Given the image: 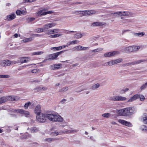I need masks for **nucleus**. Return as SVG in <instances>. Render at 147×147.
I'll use <instances>...</instances> for the list:
<instances>
[{
    "mask_svg": "<svg viewBox=\"0 0 147 147\" xmlns=\"http://www.w3.org/2000/svg\"><path fill=\"white\" fill-rule=\"evenodd\" d=\"M31 133H34L36 132L39 131V129L38 128L36 127H32L30 129Z\"/></svg>",
    "mask_w": 147,
    "mask_h": 147,
    "instance_id": "bb28decb",
    "label": "nucleus"
},
{
    "mask_svg": "<svg viewBox=\"0 0 147 147\" xmlns=\"http://www.w3.org/2000/svg\"><path fill=\"white\" fill-rule=\"evenodd\" d=\"M62 32L65 33L66 34H69V31L67 30H64Z\"/></svg>",
    "mask_w": 147,
    "mask_h": 147,
    "instance_id": "338daca9",
    "label": "nucleus"
},
{
    "mask_svg": "<svg viewBox=\"0 0 147 147\" xmlns=\"http://www.w3.org/2000/svg\"><path fill=\"white\" fill-rule=\"evenodd\" d=\"M7 101L8 100H17L19 99V97L17 96H7Z\"/></svg>",
    "mask_w": 147,
    "mask_h": 147,
    "instance_id": "f3484780",
    "label": "nucleus"
},
{
    "mask_svg": "<svg viewBox=\"0 0 147 147\" xmlns=\"http://www.w3.org/2000/svg\"><path fill=\"white\" fill-rule=\"evenodd\" d=\"M141 129L143 131H146L147 130V127L144 125H143L141 126Z\"/></svg>",
    "mask_w": 147,
    "mask_h": 147,
    "instance_id": "c03bdc74",
    "label": "nucleus"
},
{
    "mask_svg": "<svg viewBox=\"0 0 147 147\" xmlns=\"http://www.w3.org/2000/svg\"><path fill=\"white\" fill-rule=\"evenodd\" d=\"M53 13V11H48L45 12V15L52 13Z\"/></svg>",
    "mask_w": 147,
    "mask_h": 147,
    "instance_id": "e2e57ef3",
    "label": "nucleus"
},
{
    "mask_svg": "<svg viewBox=\"0 0 147 147\" xmlns=\"http://www.w3.org/2000/svg\"><path fill=\"white\" fill-rule=\"evenodd\" d=\"M145 34V33L144 32H141L139 33H134V35L138 37H142L144 36Z\"/></svg>",
    "mask_w": 147,
    "mask_h": 147,
    "instance_id": "c756f323",
    "label": "nucleus"
},
{
    "mask_svg": "<svg viewBox=\"0 0 147 147\" xmlns=\"http://www.w3.org/2000/svg\"><path fill=\"white\" fill-rule=\"evenodd\" d=\"M124 16H128L129 17H132L133 13L132 12L128 11H124Z\"/></svg>",
    "mask_w": 147,
    "mask_h": 147,
    "instance_id": "cd10ccee",
    "label": "nucleus"
},
{
    "mask_svg": "<svg viewBox=\"0 0 147 147\" xmlns=\"http://www.w3.org/2000/svg\"><path fill=\"white\" fill-rule=\"evenodd\" d=\"M126 121L121 119H119L118 121L119 123L123 125H125Z\"/></svg>",
    "mask_w": 147,
    "mask_h": 147,
    "instance_id": "603ef678",
    "label": "nucleus"
},
{
    "mask_svg": "<svg viewBox=\"0 0 147 147\" xmlns=\"http://www.w3.org/2000/svg\"><path fill=\"white\" fill-rule=\"evenodd\" d=\"M32 40V38L31 37H30L25 38L23 40V41L24 42H26L31 41Z\"/></svg>",
    "mask_w": 147,
    "mask_h": 147,
    "instance_id": "de8ad7c7",
    "label": "nucleus"
},
{
    "mask_svg": "<svg viewBox=\"0 0 147 147\" xmlns=\"http://www.w3.org/2000/svg\"><path fill=\"white\" fill-rule=\"evenodd\" d=\"M12 111L15 113H17L21 115L22 116L28 117L30 115L29 112L23 109H12Z\"/></svg>",
    "mask_w": 147,
    "mask_h": 147,
    "instance_id": "20e7f679",
    "label": "nucleus"
},
{
    "mask_svg": "<svg viewBox=\"0 0 147 147\" xmlns=\"http://www.w3.org/2000/svg\"><path fill=\"white\" fill-rule=\"evenodd\" d=\"M78 42L77 40H75L70 41L68 42V43L69 45H74L77 44Z\"/></svg>",
    "mask_w": 147,
    "mask_h": 147,
    "instance_id": "37998d69",
    "label": "nucleus"
},
{
    "mask_svg": "<svg viewBox=\"0 0 147 147\" xmlns=\"http://www.w3.org/2000/svg\"><path fill=\"white\" fill-rule=\"evenodd\" d=\"M100 85L99 83L93 85L91 87L90 89L92 90H96L99 87Z\"/></svg>",
    "mask_w": 147,
    "mask_h": 147,
    "instance_id": "5701e85b",
    "label": "nucleus"
},
{
    "mask_svg": "<svg viewBox=\"0 0 147 147\" xmlns=\"http://www.w3.org/2000/svg\"><path fill=\"white\" fill-rule=\"evenodd\" d=\"M68 88L67 87H65L59 89V92H65L68 90Z\"/></svg>",
    "mask_w": 147,
    "mask_h": 147,
    "instance_id": "72a5a7b5",
    "label": "nucleus"
},
{
    "mask_svg": "<svg viewBox=\"0 0 147 147\" xmlns=\"http://www.w3.org/2000/svg\"><path fill=\"white\" fill-rule=\"evenodd\" d=\"M130 116L134 114L136 111V109L134 107H128Z\"/></svg>",
    "mask_w": 147,
    "mask_h": 147,
    "instance_id": "a211bd4d",
    "label": "nucleus"
},
{
    "mask_svg": "<svg viewBox=\"0 0 147 147\" xmlns=\"http://www.w3.org/2000/svg\"><path fill=\"white\" fill-rule=\"evenodd\" d=\"M44 10H42L37 12V16H40L45 15V12H44Z\"/></svg>",
    "mask_w": 147,
    "mask_h": 147,
    "instance_id": "c85d7f7f",
    "label": "nucleus"
},
{
    "mask_svg": "<svg viewBox=\"0 0 147 147\" xmlns=\"http://www.w3.org/2000/svg\"><path fill=\"white\" fill-rule=\"evenodd\" d=\"M51 50H53L55 51H59L62 49V47L61 46H59L57 47H51Z\"/></svg>",
    "mask_w": 147,
    "mask_h": 147,
    "instance_id": "ea45409f",
    "label": "nucleus"
},
{
    "mask_svg": "<svg viewBox=\"0 0 147 147\" xmlns=\"http://www.w3.org/2000/svg\"><path fill=\"white\" fill-rule=\"evenodd\" d=\"M10 76L7 75H0V78H8Z\"/></svg>",
    "mask_w": 147,
    "mask_h": 147,
    "instance_id": "8fccbe9b",
    "label": "nucleus"
},
{
    "mask_svg": "<svg viewBox=\"0 0 147 147\" xmlns=\"http://www.w3.org/2000/svg\"><path fill=\"white\" fill-rule=\"evenodd\" d=\"M47 117L49 120L54 122H62L63 118L57 113H47Z\"/></svg>",
    "mask_w": 147,
    "mask_h": 147,
    "instance_id": "f257e3e1",
    "label": "nucleus"
},
{
    "mask_svg": "<svg viewBox=\"0 0 147 147\" xmlns=\"http://www.w3.org/2000/svg\"><path fill=\"white\" fill-rule=\"evenodd\" d=\"M62 65L60 64H55L50 66V68L51 70L57 69L60 68Z\"/></svg>",
    "mask_w": 147,
    "mask_h": 147,
    "instance_id": "2eb2a0df",
    "label": "nucleus"
},
{
    "mask_svg": "<svg viewBox=\"0 0 147 147\" xmlns=\"http://www.w3.org/2000/svg\"><path fill=\"white\" fill-rule=\"evenodd\" d=\"M119 11L115 12L114 13H112L111 14V15L113 16H119Z\"/></svg>",
    "mask_w": 147,
    "mask_h": 147,
    "instance_id": "3c124183",
    "label": "nucleus"
},
{
    "mask_svg": "<svg viewBox=\"0 0 147 147\" xmlns=\"http://www.w3.org/2000/svg\"><path fill=\"white\" fill-rule=\"evenodd\" d=\"M38 70L37 69H35L31 71V72L33 73H36L38 72Z\"/></svg>",
    "mask_w": 147,
    "mask_h": 147,
    "instance_id": "680f3d73",
    "label": "nucleus"
},
{
    "mask_svg": "<svg viewBox=\"0 0 147 147\" xmlns=\"http://www.w3.org/2000/svg\"><path fill=\"white\" fill-rule=\"evenodd\" d=\"M7 101V96L2 97L0 98V104L4 103Z\"/></svg>",
    "mask_w": 147,
    "mask_h": 147,
    "instance_id": "393cba45",
    "label": "nucleus"
},
{
    "mask_svg": "<svg viewBox=\"0 0 147 147\" xmlns=\"http://www.w3.org/2000/svg\"><path fill=\"white\" fill-rule=\"evenodd\" d=\"M36 0H24V2L26 3V2H32L33 1H34Z\"/></svg>",
    "mask_w": 147,
    "mask_h": 147,
    "instance_id": "052dcab7",
    "label": "nucleus"
},
{
    "mask_svg": "<svg viewBox=\"0 0 147 147\" xmlns=\"http://www.w3.org/2000/svg\"><path fill=\"white\" fill-rule=\"evenodd\" d=\"M82 12V15L83 16L88 15L89 16L92 14H95L96 13V11L93 10H85V11H79L76 12V13Z\"/></svg>",
    "mask_w": 147,
    "mask_h": 147,
    "instance_id": "1a4fd4ad",
    "label": "nucleus"
},
{
    "mask_svg": "<svg viewBox=\"0 0 147 147\" xmlns=\"http://www.w3.org/2000/svg\"><path fill=\"white\" fill-rule=\"evenodd\" d=\"M102 117L105 118H109L110 117L111 114L109 113H106L102 114Z\"/></svg>",
    "mask_w": 147,
    "mask_h": 147,
    "instance_id": "f704fd0d",
    "label": "nucleus"
},
{
    "mask_svg": "<svg viewBox=\"0 0 147 147\" xmlns=\"http://www.w3.org/2000/svg\"><path fill=\"white\" fill-rule=\"evenodd\" d=\"M60 32H61V30L59 29L56 28L53 29H50L48 30L47 31L46 34L49 35Z\"/></svg>",
    "mask_w": 147,
    "mask_h": 147,
    "instance_id": "9b49d317",
    "label": "nucleus"
},
{
    "mask_svg": "<svg viewBox=\"0 0 147 147\" xmlns=\"http://www.w3.org/2000/svg\"><path fill=\"white\" fill-rule=\"evenodd\" d=\"M138 95L139 96V97H138V98H140V100L142 101L144 100L145 97L143 95H140V94H138Z\"/></svg>",
    "mask_w": 147,
    "mask_h": 147,
    "instance_id": "a18cd8bd",
    "label": "nucleus"
},
{
    "mask_svg": "<svg viewBox=\"0 0 147 147\" xmlns=\"http://www.w3.org/2000/svg\"><path fill=\"white\" fill-rule=\"evenodd\" d=\"M125 116H130L128 107L124 108Z\"/></svg>",
    "mask_w": 147,
    "mask_h": 147,
    "instance_id": "a878e982",
    "label": "nucleus"
},
{
    "mask_svg": "<svg viewBox=\"0 0 147 147\" xmlns=\"http://www.w3.org/2000/svg\"><path fill=\"white\" fill-rule=\"evenodd\" d=\"M59 134V133L57 131H54L52 132L51 135L53 136H57Z\"/></svg>",
    "mask_w": 147,
    "mask_h": 147,
    "instance_id": "864d4df0",
    "label": "nucleus"
},
{
    "mask_svg": "<svg viewBox=\"0 0 147 147\" xmlns=\"http://www.w3.org/2000/svg\"><path fill=\"white\" fill-rule=\"evenodd\" d=\"M49 28H51L53 27H54L56 25V23H48Z\"/></svg>",
    "mask_w": 147,
    "mask_h": 147,
    "instance_id": "09e8293b",
    "label": "nucleus"
},
{
    "mask_svg": "<svg viewBox=\"0 0 147 147\" xmlns=\"http://www.w3.org/2000/svg\"><path fill=\"white\" fill-rule=\"evenodd\" d=\"M103 25L104 24L102 22H94L92 24L93 26H100Z\"/></svg>",
    "mask_w": 147,
    "mask_h": 147,
    "instance_id": "b1692460",
    "label": "nucleus"
},
{
    "mask_svg": "<svg viewBox=\"0 0 147 147\" xmlns=\"http://www.w3.org/2000/svg\"><path fill=\"white\" fill-rule=\"evenodd\" d=\"M47 113H41L37 115L36 119L39 121L41 123H44L46 121Z\"/></svg>",
    "mask_w": 147,
    "mask_h": 147,
    "instance_id": "423d86ee",
    "label": "nucleus"
},
{
    "mask_svg": "<svg viewBox=\"0 0 147 147\" xmlns=\"http://www.w3.org/2000/svg\"><path fill=\"white\" fill-rule=\"evenodd\" d=\"M31 135L30 134L25 135L24 136V138H26L28 137H30Z\"/></svg>",
    "mask_w": 147,
    "mask_h": 147,
    "instance_id": "774afa93",
    "label": "nucleus"
},
{
    "mask_svg": "<svg viewBox=\"0 0 147 147\" xmlns=\"http://www.w3.org/2000/svg\"><path fill=\"white\" fill-rule=\"evenodd\" d=\"M124 16V11H119V16Z\"/></svg>",
    "mask_w": 147,
    "mask_h": 147,
    "instance_id": "0e129e2a",
    "label": "nucleus"
},
{
    "mask_svg": "<svg viewBox=\"0 0 147 147\" xmlns=\"http://www.w3.org/2000/svg\"><path fill=\"white\" fill-rule=\"evenodd\" d=\"M22 11L20 10H17L16 12V13L18 15H20L22 14Z\"/></svg>",
    "mask_w": 147,
    "mask_h": 147,
    "instance_id": "13d9d810",
    "label": "nucleus"
},
{
    "mask_svg": "<svg viewBox=\"0 0 147 147\" xmlns=\"http://www.w3.org/2000/svg\"><path fill=\"white\" fill-rule=\"evenodd\" d=\"M35 19L34 18H29L27 19V21L28 22H30Z\"/></svg>",
    "mask_w": 147,
    "mask_h": 147,
    "instance_id": "6e6d98bb",
    "label": "nucleus"
},
{
    "mask_svg": "<svg viewBox=\"0 0 147 147\" xmlns=\"http://www.w3.org/2000/svg\"><path fill=\"white\" fill-rule=\"evenodd\" d=\"M138 97H139L138 94H135L129 99L128 100L127 102H130L135 100L137 99L138 98Z\"/></svg>",
    "mask_w": 147,
    "mask_h": 147,
    "instance_id": "aec40b11",
    "label": "nucleus"
},
{
    "mask_svg": "<svg viewBox=\"0 0 147 147\" xmlns=\"http://www.w3.org/2000/svg\"><path fill=\"white\" fill-rule=\"evenodd\" d=\"M147 87V82L144 84L142 85L140 87L141 90H142L144 89Z\"/></svg>",
    "mask_w": 147,
    "mask_h": 147,
    "instance_id": "4c0bfd02",
    "label": "nucleus"
},
{
    "mask_svg": "<svg viewBox=\"0 0 147 147\" xmlns=\"http://www.w3.org/2000/svg\"><path fill=\"white\" fill-rule=\"evenodd\" d=\"M89 48V47H84L80 45L77 46L74 48V50L77 51L86 50Z\"/></svg>",
    "mask_w": 147,
    "mask_h": 147,
    "instance_id": "4468645a",
    "label": "nucleus"
},
{
    "mask_svg": "<svg viewBox=\"0 0 147 147\" xmlns=\"http://www.w3.org/2000/svg\"><path fill=\"white\" fill-rule=\"evenodd\" d=\"M63 51H61L49 55L48 56V60L51 61L56 59L60 54L63 52Z\"/></svg>",
    "mask_w": 147,
    "mask_h": 147,
    "instance_id": "0eeeda50",
    "label": "nucleus"
},
{
    "mask_svg": "<svg viewBox=\"0 0 147 147\" xmlns=\"http://www.w3.org/2000/svg\"><path fill=\"white\" fill-rule=\"evenodd\" d=\"M66 101L67 100L66 99H63L61 100L60 102L61 104H63L65 103Z\"/></svg>",
    "mask_w": 147,
    "mask_h": 147,
    "instance_id": "69168bd1",
    "label": "nucleus"
},
{
    "mask_svg": "<svg viewBox=\"0 0 147 147\" xmlns=\"http://www.w3.org/2000/svg\"><path fill=\"white\" fill-rule=\"evenodd\" d=\"M44 53L43 51H36L32 53V55H40L43 54Z\"/></svg>",
    "mask_w": 147,
    "mask_h": 147,
    "instance_id": "473e14b6",
    "label": "nucleus"
},
{
    "mask_svg": "<svg viewBox=\"0 0 147 147\" xmlns=\"http://www.w3.org/2000/svg\"><path fill=\"white\" fill-rule=\"evenodd\" d=\"M126 99V98L125 97L119 95H117L110 97L109 98V100L113 101H123L125 100Z\"/></svg>",
    "mask_w": 147,
    "mask_h": 147,
    "instance_id": "7ed1b4c3",
    "label": "nucleus"
},
{
    "mask_svg": "<svg viewBox=\"0 0 147 147\" xmlns=\"http://www.w3.org/2000/svg\"><path fill=\"white\" fill-rule=\"evenodd\" d=\"M35 112L37 115L41 113V107L39 105L36 106L35 109Z\"/></svg>",
    "mask_w": 147,
    "mask_h": 147,
    "instance_id": "dca6fc26",
    "label": "nucleus"
},
{
    "mask_svg": "<svg viewBox=\"0 0 147 147\" xmlns=\"http://www.w3.org/2000/svg\"><path fill=\"white\" fill-rule=\"evenodd\" d=\"M16 16L14 13L7 15V16L6 19L8 20H11L16 18Z\"/></svg>",
    "mask_w": 147,
    "mask_h": 147,
    "instance_id": "412c9836",
    "label": "nucleus"
},
{
    "mask_svg": "<svg viewBox=\"0 0 147 147\" xmlns=\"http://www.w3.org/2000/svg\"><path fill=\"white\" fill-rule=\"evenodd\" d=\"M140 49V47L137 46H132L125 48L124 50L126 52H135Z\"/></svg>",
    "mask_w": 147,
    "mask_h": 147,
    "instance_id": "39448f33",
    "label": "nucleus"
},
{
    "mask_svg": "<svg viewBox=\"0 0 147 147\" xmlns=\"http://www.w3.org/2000/svg\"><path fill=\"white\" fill-rule=\"evenodd\" d=\"M123 23H126L131 22V20L129 19H124L122 21Z\"/></svg>",
    "mask_w": 147,
    "mask_h": 147,
    "instance_id": "4d7b16f0",
    "label": "nucleus"
},
{
    "mask_svg": "<svg viewBox=\"0 0 147 147\" xmlns=\"http://www.w3.org/2000/svg\"><path fill=\"white\" fill-rule=\"evenodd\" d=\"M11 64V62L8 60H4L0 61V65L2 67L9 66Z\"/></svg>",
    "mask_w": 147,
    "mask_h": 147,
    "instance_id": "ddd939ff",
    "label": "nucleus"
},
{
    "mask_svg": "<svg viewBox=\"0 0 147 147\" xmlns=\"http://www.w3.org/2000/svg\"><path fill=\"white\" fill-rule=\"evenodd\" d=\"M116 113L119 116H125L124 108L117 110Z\"/></svg>",
    "mask_w": 147,
    "mask_h": 147,
    "instance_id": "6ab92c4d",
    "label": "nucleus"
},
{
    "mask_svg": "<svg viewBox=\"0 0 147 147\" xmlns=\"http://www.w3.org/2000/svg\"><path fill=\"white\" fill-rule=\"evenodd\" d=\"M62 35V34H56L51 35L49 36V37L50 38H57L61 36Z\"/></svg>",
    "mask_w": 147,
    "mask_h": 147,
    "instance_id": "2f4dec72",
    "label": "nucleus"
},
{
    "mask_svg": "<svg viewBox=\"0 0 147 147\" xmlns=\"http://www.w3.org/2000/svg\"><path fill=\"white\" fill-rule=\"evenodd\" d=\"M119 53L120 52L119 51H115L111 52L106 53L104 54V56L105 57H110L118 55Z\"/></svg>",
    "mask_w": 147,
    "mask_h": 147,
    "instance_id": "9d476101",
    "label": "nucleus"
},
{
    "mask_svg": "<svg viewBox=\"0 0 147 147\" xmlns=\"http://www.w3.org/2000/svg\"><path fill=\"white\" fill-rule=\"evenodd\" d=\"M146 61V60L142 59L138 60L131 62H129L128 63H126L124 65V66H131L132 65H137L141 63L144 62Z\"/></svg>",
    "mask_w": 147,
    "mask_h": 147,
    "instance_id": "6e6552de",
    "label": "nucleus"
},
{
    "mask_svg": "<svg viewBox=\"0 0 147 147\" xmlns=\"http://www.w3.org/2000/svg\"><path fill=\"white\" fill-rule=\"evenodd\" d=\"M20 61L21 63H26L28 60V57H23L20 58Z\"/></svg>",
    "mask_w": 147,
    "mask_h": 147,
    "instance_id": "4be33fe9",
    "label": "nucleus"
},
{
    "mask_svg": "<svg viewBox=\"0 0 147 147\" xmlns=\"http://www.w3.org/2000/svg\"><path fill=\"white\" fill-rule=\"evenodd\" d=\"M129 90V89L128 88H126L124 89L121 91V93H123L125 92H126L127 91Z\"/></svg>",
    "mask_w": 147,
    "mask_h": 147,
    "instance_id": "bf43d9fd",
    "label": "nucleus"
},
{
    "mask_svg": "<svg viewBox=\"0 0 147 147\" xmlns=\"http://www.w3.org/2000/svg\"><path fill=\"white\" fill-rule=\"evenodd\" d=\"M44 32H45L47 31V30L50 28L48 24L45 25L42 28Z\"/></svg>",
    "mask_w": 147,
    "mask_h": 147,
    "instance_id": "c9c22d12",
    "label": "nucleus"
},
{
    "mask_svg": "<svg viewBox=\"0 0 147 147\" xmlns=\"http://www.w3.org/2000/svg\"><path fill=\"white\" fill-rule=\"evenodd\" d=\"M143 122L145 124H147V114H145L142 118Z\"/></svg>",
    "mask_w": 147,
    "mask_h": 147,
    "instance_id": "7c9ffc66",
    "label": "nucleus"
},
{
    "mask_svg": "<svg viewBox=\"0 0 147 147\" xmlns=\"http://www.w3.org/2000/svg\"><path fill=\"white\" fill-rule=\"evenodd\" d=\"M75 37L76 38H80L82 37V34L78 32L75 34Z\"/></svg>",
    "mask_w": 147,
    "mask_h": 147,
    "instance_id": "a19ab883",
    "label": "nucleus"
},
{
    "mask_svg": "<svg viewBox=\"0 0 147 147\" xmlns=\"http://www.w3.org/2000/svg\"><path fill=\"white\" fill-rule=\"evenodd\" d=\"M57 140L56 138H47L45 140V141L48 142H51Z\"/></svg>",
    "mask_w": 147,
    "mask_h": 147,
    "instance_id": "e433bc0d",
    "label": "nucleus"
},
{
    "mask_svg": "<svg viewBox=\"0 0 147 147\" xmlns=\"http://www.w3.org/2000/svg\"><path fill=\"white\" fill-rule=\"evenodd\" d=\"M78 130L74 129L71 128L70 129L68 130H65L63 131H61L59 132V134H69L70 133H74L77 132Z\"/></svg>",
    "mask_w": 147,
    "mask_h": 147,
    "instance_id": "f8f14e48",
    "label": "nucleus"
},
{
    "mask_svg": "<svg viewBox=\"0 0 147 147\" xmlns=\"http://www.w3.org/2000/svg\"><path fill=\"white\" fill-rule=\"evenodd\" d=\"M103 50V49L102 48H99L96 49H95L93 50L92 51V52L95 53L97 52L102 51Z\"/></svg>",
    "mask_w": 147,
    "mask_h": 147,
    "instance_id": "58836bf2",
    "label": "nucleus"
},
{
    "mask_svg": "<svg viewBox=\"0 0 147 147\" xmlns=\"http://www.w3.org/2000/svg\"><path fill=\"white\" fill-rule=\"evenodd\" d=\"M124 125L129 127H132L133 126L132 124L130 122L127 121H126Z\"/></svg>",
    "mask_w": 147,
    "mask_h": 147,
    "instance_id": "49530a36",
    "label": "nucleus"
},
{
    "mask_svg": "<svg viewBox=\"0 0 147 147\" xmlns=\"http://www.w3.org/2000/svg\"><path fill=\"white\" fill-rule=\"evenodd\" d=\"M123 61L121 58H119L113 60H111L109 61L106 62L103 65L105 66H111L120 63Z\"/></svg>",
    "mask_w": 147,
    "mask_h": 147,
    "instance_id": "f03ea898",
    "label": "nucleus"
},
{
    "mask_svg": "<svg viewBox=\"0 0 147 147\" xmlns=\"http://www.w3.org/2000/svg\"><path fill=\"white\" fill-rule=\"evenodd\" d=\"M31 103L30 102H28L26 103L24 105V109H27L28 106L31 105Z\"/></svg>",
    "mask_w": 147,
    "mask_h": 147,
    "instance_id": "79ce46f5",
    "label": "nucleus"
},
{
    "mask_svg": "<svg viewBox=\"0 0 147 147\" xmlns=\"http://www.w3.org/2000/svg\"><path fill=\"white\" fill-rule=\"evenodd\" d=\"M36 32L37 33H40L44 32L42 28H38L36 30Z\"/></svg>",
    "mask_w": 147,
    "mask_h": 147,
    "instance_id": "5fc2aeb1",
    "label": "nucleus"
}]
</instances>
